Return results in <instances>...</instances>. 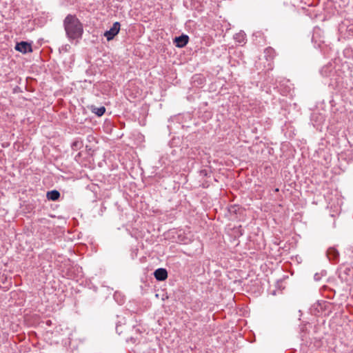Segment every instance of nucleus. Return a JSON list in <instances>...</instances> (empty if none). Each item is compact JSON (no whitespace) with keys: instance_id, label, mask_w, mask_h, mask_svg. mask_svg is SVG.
Instances as JSON below:
<instances>
[{"instance_id":"nucleus-1","label":"nucleus","mask_w":353,"mask_h":353,"mask_svg":"<svg viewBox=\"0 0 353 353\" xmlns=\"http://www.w3.org/2000/svg\"><path fill=\"white\" fill-rule=\"evenodd\" d=\"M63 27L67 37L70 41L79 40L82 38L83 27L75 14H68L63 20Z\"/></svg>"},{"instance_id":"nucleus-2","label":"nucleus","mask_w":353,"mask_h":353,"mask_svg":"<svg viewBox=\"0 0 353 353\" xmlns=\"http://www.w3.org/2000/svg\"><path fill=\"white\" fill-rule=\"evenodd\" d=\"M120 28V23L118 21L114 22L110 29L104 32V37H106L108 41L112 40L119 34Z\"/></svg>"},{"instance_id":"nucleus-3","label":"nucleus","mask_w":353,"mask_h":353,"mask_svg":"<svg viewBox=\"0 0 353 353\" xmlns=\"http://www.w3.org/2000/svg\"><path fill=\"white\" fill-rule=\"evenodd\" d=\"M14 48L17 51L20 52L23 54H26L27 52H32L31 44L26 41H21L19 43H17Z\"/></svg>"},{"instance_id":"nucleus-4","label":"nucleus","mask_w":353,"mask_h":353,"mask_svg":"<svg viewBox=\"0 0 353 353\" xmlns=\"http://www.w3.org/2000/svg\"><path fill=\"white\" fill-rule=\"evenodd\" d=\"M189 41V37L186 34H181L174 39L173 43L178 48L185 47Z\"/></svg>"},{"instance_id":"nucleus-5","label":"nucleus","mask_w":353,"mask_h":353,"mask_svg":"<svg viewBox=\"0 0 353 353\" xmlns=\"http://www.w3.org/2000/svg\"><path fill=\"white\" fill-rule=\"evenodd\" d=\"M334 69L332 64H327L322 67L320 70L321 76L324 77L332 78L334 74Z\"/></svg>"},{"instance_id":"nucleus-6","label":"nucleus","mask_w":353,"mask_h":353,"mask_svg":"<svg viewBox=\"0 0 353 353\" xmlns=\"http://www.w3.org/2000/svg\"><path fill=\"white\" fill-rule=\"evenodd\" d=\"M154 276L157 281H163L168 278V272L165 268H158L154 271Z\"/></svg>"},{"instance_id":"nucleus-7","label":"nucleus","mask_w":353,"mask_h":353,"mask_svg":"<svg viewBox=\"0 0 353 353\" xmlns=\"http://www.w3.org/2000/svg\"><path fill=\"white\" fill-rule=\"evenodd\" d=\"M327 256L330 261L336 262L339 258V251L333 247H330L327 250Z\"/></svg>"},{"instance_id":"nucleus-8","label":"nucleus","mask_w":353,"mask_h":353,"mask_svg":"<svg viewBox=\"0 0 353 353\" xmlns=\"http://www.w3.org/2000/svg\"><path fill=\"white\" fill-rule=\"evenodd\" d=\"M46 197L50 201H57L60 197V192L56 190L48 191L46 194Z\"/></svg>"},{"instance_id":"nucleus-9","label":"nucleus","mask_w":353,"mask_h":353,"mask_svg":"<svg viewBox=\"0 0 353 353\" xmlns=\"http://www.w3.org/2000/svg\"><path fill=\"white\" fill-rule=\"evenodd\" d=\"M265 57L268 61H272L276 56V52L274 48L268 47L264 50Z\"/></svg>"},{"instance_id":"nucleus-10","label":"nucleus","mask_w":353,"mask_h":353,"mask_svg":"<svg viewBox=\"0 0 353 353\" xmlns=\"http://www.w3.org/2000/svg\"><path fill=\"white\" fill-rule=\"evenodd\" d=\"M92 112L97 114V116L101 117L105 113V108L103 106H101L99 108L93 107L92 108Z\"/></svg>"},{"instance_id":"nucleus-11","label":"nucleus","mask_w":353,"mask_h":353,"mask_svg":"<svg viewBox=\"0 0 353 353\" xmlns=\"http://www.w3.org/2000/svg\"><path fill=\"white\" fill-rule=\"evenodd\" d=\"M71 146L73 150L80 148L82 146V142L79 140H75L72 142Z\"/></svg>"},{"instance_id":"nucleus-12","label":"nucleus","mask_w":353,"mask_h":353,"mask_svg":"<svg viewBox=\"0 0 353 353\" xmlns=\"http://www.w3.org/2000/svg\"><path fill=\"white\" fill-rule=\"evenodd\" d=\"M234 39L239 42L242 43L245 41V35L243 33H239L235 35Z\"/></svg>"},{"instance_id":"nucleus-13","label":"nucleus","mask_w":353,"mask_h":353,"mask_svg":"<svg viewBox=\"0 0 353 353\" xmlns=\"http://www.w3.org/2000/svg\"><path fill=\"white\" fill-rule=\"evenodd\" d=\"M116 332L119 335L123 332V329L121 328V325L119 323H117V324H116Z\"/></svg>"},{"instance_id":"nucleus-14","label":"nucleus","mask_w":353,"mask_h":353,"mask_svg":"<svg viewBox=\"0 0 353 353\" xmlns=\"http://www.w3.org/2000/svg\"><path fill=\"white\" fill-rule=\"evenodd\" d=\"M200 175L203 176H207L208 175V171L205 169L200 171Z\"/></svg>"},{"instance_id":"nucleus-15","label":"nucleus","mask_w":353,"mask_h":353,"mask_svg":"<svg viewBox=\"0 0 353 353\" xmlns=\"http://www.w3.org/2000/svg\"><path fill=\"white\" fill-rule=\"evenodd\" d=\"M272 68H273L272 63H268V70H272Z\"/></svg>"},{"instance_id":"nucleus-16","label":"nucleus","mask_w":353,"mask_h":353,"mask_svg":"<svg viewBox=\"0 0 353 353\" xmlns=\"http://www.w3.org/2000/svg\"><path fill=\"white\" fill-rule=\"evenodd\" d=\"M314 279H315L316 281H319V279H320V278H319V274H316L314 275Z\"/></svg>"},{"instance_id":"nucleus-17","label":"nucleus","mask_w":353,"mask_h":353,"mask_svg":"<svg viewBox=\"0 0 353 353\" xmlns=\"http://www.w3.org/2000/svg\"><path fill=\"white\" fill-rule=\"evenodd\" d=\"M278 191H279V188H276L275 192H278Z\"/></svg>"}]
</instances>
